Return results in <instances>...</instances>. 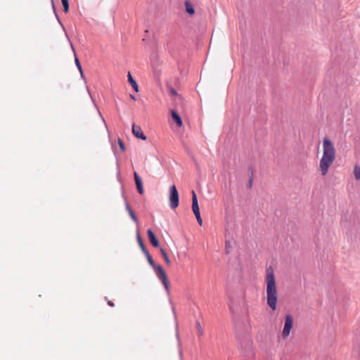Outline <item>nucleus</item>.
<instances>
[{
	"instance_id": "1",
	"label": "nucleus",
	"mask_w": 360,
	"mask_h": 360,
	"mask_svg": "<svg viewBox=\"0 0 360 360\" xmlns=\"http://www.w3.org/2000/svg\"><path fill=\"white\" fill-rule=\"evenodd\" d=\"M278 301V295L274 270L271 266L266 269V302L268 306L276 310Z\"/></svg>"
},
{
	"instance_id": "2",
	"label": "nucleus",
	"mask_w": 360,
	"mask_h": 360,
	"mask_svg": "<svg viewBox=\"0 0 360 360\" xmlns=\"http://www.w3.org/2000/svg\"><path fill=\"white\" fill-rule=\"evenodd\" d=\"M236 337L240 344V349L243 353L245 360H250L254 356L252 350V341L249 335L248 330L244 333L241 332V328L237 326L236 328Z\"/></svg>"
},
{
	"instance_id": "3",
	"label": "nucleus",
	"mask_w": 360,
	"mask_h": 360,
	"mask_svg": "<svg viewBox=\"0 0 360 360\" xmlns=\"http://www.w3.org/2000/svg\"><path fill=\"white\" fill-rule=\"evenodd\" d=\"M145 256L147 258L148 262L150 264V266L153 269L154 271L155 272V274L158 279L161 281L162 283L165 290L167 293L169 292V288H170V283L168 278V276L164 270L163 267L160 264H156L150 255L149 252H147L145 254Z\"/></svg>"
},
{
	"instance_id": "4",
	"label": "nucleus",
	"mask_w": 360,
	"mask_h": 360,
	"mask_svg": "<svg viewBox=\"0 0 360 360\" xmlns=\"http://www.w3.org/2000/svg\"><path fill=\"white\" fill-rule=\"evenodd\" d=\"M323 153L326 157L335 158V149L333 142L328 138H324L323 141Z\"/></svg>"
},
{
	"instance_id": "5",
	"label": "nucleus",
	"mask_w": 360,
	"mask_h": 360,
	"mask_svg": "<svg viewBox=\"0 0 360 360\" xmlns=\"http://www.w3.org/2000/svg\"><path fill=\"white\" fill-rule=\"evenodd\" d=\"M179 195L178 191L174 185L169 188V205L172 209H175L179 206Z\"/></svg>"
},
{
	"instance_id": "6",
	"label": "nucleus",
	"mask_w": 360,
	"mask_h": 360,
	"mask_svg": "<svg viewBox=\"0 0 360 360\" xmlns=\"http://www.w3.org/2000/svg\"><path fill=\"white\" fill-rule=\"evenodd\" d=\"M335 158L326 157L323 155L320 160V168L322 175H326L328 173V168L333 162Z\"/></svg>"
},
{
	"instance_id": "7",
	"label": "nucleus",
	"mask_w": 360,
	"mask_h": 360,
	"mask_svg": "<svg viewBox=\"0 0 360 360\" xmlns=\"http://www.w3.org/2000/svg\"><path fill=\"white\" fill-rule=\"evenodd\" d=\"M293 326V319L290 314H287L285 317V324L282 331L283 338H287Z\"/></svg>"
},
{
	"instance_id": "8",
	"label": "nucleus",
	"mask_w": 360,
	"mask_h": 360,
	"mask_svg": "<svg viewBox=\"0 0 360 360\" xmlns=\"http://www.w3.org/2000/svg\"><path fill=\"white\" fill-rule=\"evenodd\" d=\"M147 236L149 242L155 248H159L160 242L155 233L151 229L147 230Z\"/></svg>"
},
{
	"instance_id": "9",
	"label": "nucleus",
	"mask_w": 360,
	"mask_h": 360,
	"mask_svg": "<svg viewBox=\"0 0 360 360\" xmlns=\"http://www.w3.org/2000/svg\"><path fill=\"white\" fill-rule=\"evenodd\" d=\"M132 134L135 137L141 140H146L147 137L143 134L141 127L136 125L134 123L132 124Z\"/></svg>"
},
{
	"instance_id": "10",
	"label": "nucleus",
	"mask_w": 360,
	"mask_h": 360,
	"mask_svg": "<svg viewBox=\"0 0 360 360\" xmlns=\"http://www.w3.org/2000/svg\"><path fill=\"white\" fill-rule=\"evenodd\" d=\"M134 178L139 193L141 195L143 194L144 189L143 186L142 179L136 172H134Z\"/></svg>"
},
{
	"instance_id": "11",
	"label": "nucleus",
	"mask_w": 360,
	"mask_h": 360,
	"mask_svg": "<svg viewBox=\"0 0 360 360\" xmlns=\"http://www.w3.org/2000/svg\"><path fill=\"white\" fill-rule=\"evenodd\" d=\"M192 210L195 216L200 214L197 195L194 191H192Z\"/></svg>"
},
{
	"instance_id": "12",
	"label": "nucleus",
	"mask_w": 360,
	"mask_h": 360,
	"mask_svg": "<svg viewBox=\"0 0 360 360\" xmlns=\"http://www.w3.org/2000/svg\"><path fill=\"white\" fill-rule=\"evenodd\" d=\"M171 115L176 124L181 127L183 125V122L178 112L173 109L171 110Z\"/></svg>"
},
{
	"instance_id": "13",
	"label": "nucleus",
	"mask_w": 360,
	"mask_h": 360,
	"mask_svg": "<svg viewBox=\"0 0 360 360\" xmlns=\"http://www.w3.org/2000/svg\"><path fill=\"white\" fill-rule=\"evenodd\" d=\"M136 238H137V242L139 243V247L141 248L142 252H143V254H146L147 252H149L148 250H147V248H146L145 245H144V243H143V240L139 232V231H136Z\"/></svg>"
},
{
	"instance_id": "14",
	"label": "nucleus",
	"mask_w": 360,
	"mask_h": 360,
	"mask_svg": "<svg viewBox=\"0 0 360 360\" xmlns=\"http://www.w3.org/2000/svg\"><path fill=\"white\" fill-rule=\"evenodd\" d=\"M126 210L128 212L131 219L136 224H139V220L136 214H134V211L132 210L131 207H130L129 204L126 201L125 202Z\"/></svg>"
},
{
	"instance_id": "15",
	"label": "nucleus",
	"mask_w": 360,
	"mask_h": 360,
	"mask_svg": "<svg viewBox=\"0 0 360 360\" xmlns=\"http://www.w3.org/2000/svg\"><path fill=\"white\" fill-rule=\"evenodd\" d=\"M184 4H185V8H186V12L189 15H193L195 13V9H194L193 4L188 0H186L185 1Z\"/></svg>"
},
{
	"instance_id": "16",
	"label": "nucleus",
	"mask_w": 360,
	"mask_h": 360,
	"mask_svg": "<svg viewBox=\"0 0 360 360\" xmlns=\"http://www.w3.org/2000/svg\"><path fill=\"white\" fill-rule=\"evenodd\" d=\"M127 77H128V82L131 85L134 90L136 92H138L139 91V85L136 83V80L133 78V77L131 76V75L129 72H128Z\"/></svg>"
},
{
	"instance_id": "17",
	"label": "nucleus",
	"mask_w": 360,
	"mask_h": 360,
	"mask_svg": "<svg viewBox=\"0 0 360 360\" xmlns=\"http://www.w3.org/2000/svg\"><path fill=\"white\" fill-rule=\"evenodd\" d=\"M71 47H72V51H73V52H74V55H75V65H76V66H77V68L78 70H79V72H82V68L81 63H80L79 60L78 59V58H77V56L76 52H75V49H74V47H73V46H72V44H71Z\"/></svg>"
},
{
	"instance_id": "18",
	"label": "nucleus",
	"mask_w": 360,
	"mask_h": 360,
	"mask_svg": "<svg viewBox=\"0 0 360 360\" xmlns=\"http://www.w3.org/2000/svg\"><path fill=\"white\" fill-rule=\"evenodd\" d=\"M160 252L162 256L163 257L166 264L167 265H169L171 264V261H170V259H169V258L166 251L165 250V249H163L162 248H160Z\"/></svg>"
},
{
	"instance_id": "19",
	"label": "nucleus",
	"mask_w": 360,
	"mask_h": 360,
	"mask_svg": "<svg viewBox=\"0 0 360 360\" xmlns=\"http://www.w3.org/2000/svg\"><path fill=\"white\" fill-rule=\"evenodd\" d=\"M354 174L356 180L360 179V167L356 165L354 167Z\"/></svg>"
},
{
	"instance_id": "20",
	"label": "nucleus",
	"mask_w": 360,
	"mask_h": 360,
	"mask_svg": "<svg viewBox=\"0 0 360 360\" xmlns=\"http://www.w3.org/2000/svg\"><path fill=\"white\" fill-rule=\"evenodd\" d=\"M249 171L250 172V176L247 187L248 188H251L252 186V183H253V170L251 167H249Z\"/></svg>"
},
{
	"instance_id": "21",
	"label": "nucleus",
	"mask_w": 360,
	"mask_h": 360,
	"mask_svg": "<svg viewBox=\"0 0 360 360\" xmlns=\"http://www.w3.org/2000/svg\"><path fill=\"white\" fill-rule=\"evenodd\" d=\"M61 4L63 7V11L65 13H68L69 11V1L68 0H61Z\"/></svg>"
},
{
	"instance_id": "22",
	"label": "nucleus",
	"mask_w": 360,
	"mask_h": 360,
	"mask_svg": "<svg viewBox=\"0 0 360 360\" xmlns=\"http://www.w3.org/2000/svg\"><path fill=\"white\" fill-rule=\"evenodd\" d=\"M196 328L198 330V335L202 336L203 335V329L198 321H196Z\"/></svg>"
},
{
	"instance_id": "23",
	"label": "nucleus",
	"mask_w": 360,
	"mask_h": 360,
	"mask_svg": "<svg viewBox=\"0 0 360 360\" xmlns=\"http://www.w3.org/2000/svg\"><path fill=\"white\" fill-rule=\"evenodd\" d=\"M231 242L229 241V240H226V243H225V251H226V254H229L231 252Z\"/></svg>"
},
{
	"instance_id": "24",
	"label": "nucleus",
	"mask_w": 360,
	"mask_h": 360,
	"mask_svg": "<svg viewBox=\"0 0 360 360\" xmlns=\"http://www.w3.org/2000/svg\"><path fill=\"white\" fill-rule=\"evenodd\" d=\"M118 145L120 146V148L122 151L125 150V145L124 143L119 138L117 140Z\"/></svg>"
},
{
	"instance_id": "25",
	"label": "nucleus",
	"mask_w": 360,
	"mask_h": 360,
	"mask_svg": "<svg viewBox=\"0 0 360 360\" xmlns=\"http://www.w3.org/2000/svg\"><path fill=\"white\" fill-rule=\"evenodd\" d=\"M196 217V219L198 221V223L200 226H202V218H201V216H200V214H198V215H196L195 216Z\"/></svg>"
},
{
	"instance_id": "26",
	"label": "nucleus",
	"mask_w": 360,
	"mask_h": 360,
	"mask_svg": "<svg viewBox=\"0 0 360 360\" xmlns=\"http://www.w3.org/2000/svg\"><path fill=\"white\" fill-rule=\"evenodd\" d=\"M51 2H52V6H53V11H54L55 15H56V18H57V20H58V21L59 22V23H61V22H60V19H59V18H58V14H57V13H56V11L55 6H54V4H53V0H51Z\"/></svg>"
},
{
	"instance_id": "27",
	"label": "nucleus",
	"mask_w": 360,
	"mask_h": 360,
	"mask_svg": "<svg viewBox=\"0 0 360 360\" xmlns=\"http://www.w3.org/2000/svg\"><path fill=\"white\" fill-rule=\"evenodd\" d=\"M170 93L172 95H177V91L174 89H173V88L170 89Z\"/></svg>"
},
{
	"instance_id": "28",
	"label": "nucleus",
	"mask_w": 360,
	"mask_h": 360,
	"mask_svg": "<svg viewBox=\"0 0 360 360\" xmlns=\"http://www.w3.org/2000/svg\"><path fill=\"white\" fill-rule=\"evenodd\" d=\"M108 304L109 306H110V307H114V306H115L114 302H112V301H110V300L108 301Z\"/></svg>"
},
{
	"instance_id": "29",
	"label": "nucleus",
	"mask_w": 360,
	"mask_h": 360,
	"mask_svg": "<svg viewBox=\"0 0 360 360\" xmlns=\"http://www.w3.org/2000/svg\"><path fill=\"white\" fill-rule=\"evenodd\" d=\"M80 72L81 77L84 79V75L83 73V70H82V72Z\"/></svg>"
},
{
	"instance_id": "30",
	"label": "nucleus",
	"mask_w": 360,
	"mask_h": 360,
	"mask_svg": "<svg viewBox=\"0 0 360 360\" xmlns=\"http://www.w3.org/2000/svg\"><path fill=\"white\" fill-rule=\"evenodd\" d=\"M130 98L133 100H136V96L133 94H130Z\"/></svg>"
}]
</instances>
